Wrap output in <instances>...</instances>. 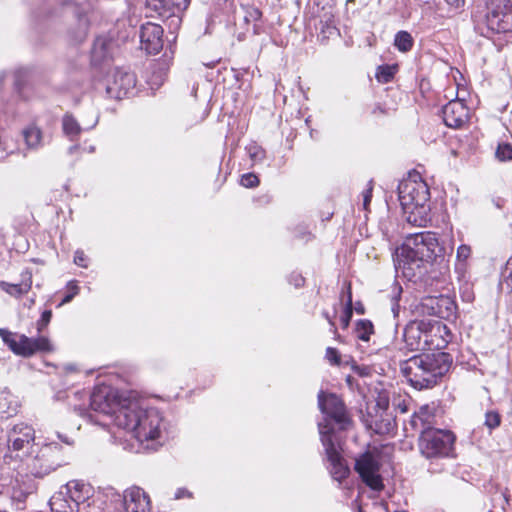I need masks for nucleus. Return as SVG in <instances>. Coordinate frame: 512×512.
Listing matches in <instances>:
<instances>
[{"mask_svg": "<svg viewBox=\"0 0 512 512\" xmlns=\"http://www.w3.org/2000/svg\"><path fill=\"white\" fill-rule=\"evenodd\" d=\"M438 252L440 248L435 233L426 231L410 235L396 255V271L409 281H416L426 273V266L432 263Z\"/></svg>", "mask_w": 512, "mask_h": 512, "instance_id": "f257e3e1", "label": "nucleus"}, {"mask_svg": "<svg viewBox=\"0 0 512 512\" xmlns=\"http://www.w3.org/2000/svg\"><path fill=\"white\" fill-rule=\"evenodd\" d=\"M162 422L163 418L157 409H144L136 400L128 401L116 417V426L131 432L142 444L149 441L160 444Z\"/></svg>", "mask_w": 512, "mask_h": 512, "instance_id": "f03ea898", "label": "nucleus"}, {"mask_svg": "<svg viewBox=\"0 0 512 512\" xmlns=\"http://www.w3.org/2000/svg\"><path fill=\"white\" fill-rule=\"evenodd\" d=\"M452 357L445 352L419 354L400 364V370L411 386L422 390L433 387L450 369Z\"/></svg>", "mask_w": 512, "mask_h": 512, "instance_id": "7ed1b4c3", "label": "nucleus"}, {"mask_svg": "<svg viewBox=\"0 0 512 512\" xmlns=\"http://www.w3.org/2000/svg\"><path fill=\"white\" fill-rule=\"evenodd\" d=\"M398 198L402 208L409 213L408 222L418 226L425 225L427 218L421 216L418 220L417 214H427V203L430 199L427 184L422 180H404L398 186Z\"/></svg>", "mask_w": 512, "mask_h": 512, "instance_id": "20e7f679", "label": "nucleus"}, {"mask_svg": "<svg viewBox=\"0 0 512 512\" xmlns=\"http://www.w3.org/2000/svg\"><path fill=\"white\" fill-rule=\"evenodd\" d=\"M26 459L28 471L35 477H44L67 463L62 447L55 442L46 443L37 450H32Z\"/></svg>", "mask_w": 512, "mask_h": 512, "instance_id": "39448f33", "label": "nucleus"}, {"mask_svg": "<svg viewBox=\"0 0 512 512\" xmlns=\"http://www.w3.org/2000/svg\"><path fill=\"white\" fill-rule=\"evenodd\" d=\"M455 440L454 433L449 430H424L419 436L418 447L421 455L429 460L453 457Z\"/></svg>", "mask_w": 512, "mask_h": 512, "instance_id": "423d86ee", "label": "nucleus"}, {"mask_svg": "<svg viewBox=\"0 0 512 512\" xmlns=\"http://www.w3.org/2000/svg\"><path fill=\"white\" fill-rule=\"evenodd\" d=\"M308 26L314 28L321 42L339 35L333 0H313L309 8Z\"/></svg>", "mask_w": 512, "mask_h": 512, "instance_id": "0eeeda50", "label": "nucleus"}, {"mask_svg": "<svg viewBox=\"0 0 512 512\" xmlns=\"http://www.w3.org/2000/svg\"><path fill=\"white\" fill-rule=\"evenodd\" d=\"M318 406L320 411L325 415L322 422L318 423L327 425L326 429H331L330 435L333 438L338 437L333 424L338 427V430H347L351 425L346 407L343 401L334 393H325L320 391L318 394Z\"/></svg>", "mask_w": 512, "mask_h": 512, "instance_id": "6e6552de", "label": "nucleus"}, {"mask_svg": "<svg viewBox=\"0 0 512 512\" xmlns=\"http://www.w3.org/2000/svg\"><path fill=\"white\" fill-rule=\"evenodd\" d=\"M136 86L135 75L124 69H110L106 75L95 80L94 88L98 92L104 91L111 99H122L132 93Z\"/></svg>", "mask_w": 512, "mask_h": 512, "instance_id": "1a4fd4ad", "label": "nucleus"}, {"mask_svg": "<svg viewBox=\"0 0 512 512\" xmlns=\"http://www.w3.org/2000/svg\"><path fill=\"white\" fill-rule=\"evenodd\" d=\"M129 399H122L118 391L108 385L95 387L90 397V407L93 411L109 416L116 425L119 410L127 406Z\"/></svg>", "mask_w": 512, "mask_h": 512, "instance_id": "9d476101", "label": "nucleus"}, {"mask_svg": "<svg viewBox=\"0 0 512 512\" xmlns=\"http://www.w3.org/2000/svg\"><path fill=\"white\" fill-rule=\"evenodd\" d=\"M326 428L327 425H319L320 440L330 463V473L335 480L341 482L348 477L350 469L340 453L341 446L338 437L333 438L330 435L331 429Z\"/></svg>", "mask_w": 512, "mask_h": 512, "instance_id": "9b49d317", "label": "nucleus"}, {"mask_svg": "<svg viewBox=\"0 0 512 512\" xmlns=\"http://www.w3.org/2000/svg\"><path fill=\"white\" fill-rule=\"evenodd\" d=\"M420 307L423 314L447 320L455 317L457 311L455 300L448 295L424 297L421 301Z\"/></svg>", "mask_w": 512, "mask_h": 512, "instance_id": "f8f14e48", "label": "nucleus"}, {"mask_svg": "<svg viewBox=\"0 0 512 512\" xmlns=\"http://www.w3.org/2000/svg\"><path fill=\"white\" fill-rule=\"evenodd\" d=\"M376 407L378 408L376 415L369 416V418L366 419L367 426L376 434H388L393 430L395 422L393 417L386 412L389 407V396L387 392L382 391L378 393Z\"/></svg>", "mask_w": 512, "mask_h": 512, "instance_id": "ddd939ff", "label": "nucleus"}, {"mask_svg": "<svg viewBox=\"0 0 512 512\" xmlns=\"http://www.w3.org/2000/svg\"><path fill=\"white\" fill-rule=\"evenodd\" d=\"M355 471L363 482L373 490H381L383 483L379 475V463L371 452L361 454L355 461Z\"/></svg>", "mask_w": 512, "mask_h": 512, "instance_id": "4468645a", "label": "nucleus"}, {"mask_svg": "<svg viewBox=\"0 0 512 512\" xmlns=\"http://www.w3.org/2000/svg\"><path fill=\"white\" fill-rule=\"evenodd\" d=\"M35 430L25 423L15 424L7 433V447L9 452H20L34 447Z\"/></svg>", "mask_w": 512, "mask_h": 512, "instance_id": "2eb2a0df", "label": "nucleus"}, {"mask_svg": "<svg viewBox=\"0 0 512 512\" xmlns=\"http://www.w3.org/2000/svg\"><path fill=\"white\" fill-rule=\"evenodd\" d=\"M11 350L23 357H29L37 352H50L53 350L50 340L46 336L28 337L24 334L17 336Z\"/></svg>", "mask_w": 512, "mask_h": 512, "instance_id": "dca6fc26", "label": "nucleus"}, {"mask_svg": "<svg viewBox=\"0 0 512 512\" xmlns=\"http://www.w3.org/2000/svg\"><path fill=\"white\" fill-rule=\"evenodd\" d=\"M427 321H410L404 328L403 340L405 347L410 351H423L427 349Z\"/></svg>", "mask_w": 512, "mask_h": 512, "instance_id": "f3484780", "label": "nucleus"}, {"mask_svg": "<svg viewBox=\"0 0 512 512\" xmlns=\"http://www.w3.org/2000/svg\"><path fill=\"white\" fill-rule=\"evenodd\" d=\"M163 28L155 23L147 22L141 25V48L148 54H157L163 48Z\"/></svg>", "mask_w": 512, "mask_h": 512, "instance_id": "a211bd4d", "label": "nucleus"}, {"mask_svg": "<svg viewBox=\"0 0 512 512\" xmlns=\"http://www.w3.org/2000/svg\"><path fill=\"white\" fill-rule=\"evenodd\" d=\"M191 0H145L146 17H168L175 9H186Z\"/></svg>", "mask_w": 512, "mask_h": 512, "instance_id": "6ab92c4d", "label": "nucleus"}, {"mask_svg": "<svg viewBox=\"0 0 512 512\" xmlns=\"http://www.w3.org/2000/svg\"><path fill=\"white\" fill-rule=\"evenodd\" d=\"M427 349L440 350L446 348L452 340V334L449 328L439 321H427Z\"/></svg>", "mask_w": 512, "mask_h": 512, "instance_id": "aec40b11", "label": "nucleus"}, {"mask_svg": "<svg viewBox=\"0 0 512 512\" xmlns=\"http://www.w3.org/2000/svg\"><path fill=\"white\" fill-rule=\"evenodd\" d=\"M125 512H151L149 495L140 487L133 486L123 494Z\"/></svg>", "mask_w": 512, "mask_h": 512, "instance_id": "412c9836", "label": "nucleus"}, {"mask_svg": "<svg viewBox=\"0 0 512 512\" xmlns=\"http://www.w3.org/2000/svg\"><path fill=\"white\" fill-rule=\"evenodd\" d=\"M442 115L446 126L459 128L467 122L469 110L463 101L455 99L444 105Z\"/></svg>", "mask_w": 512, "mask_h": 512, "instance_id": "4be33fe9", "label": "nucleus"}, {"mask_svg": "<svg viewBox=\"0 0 512 512\" xmlns=\"http://www.w3.org/2000/svg\"><path fill=\"white\" fill-rule=\"evenodd\" d=\"M71 500L80 508L81 505L91 506L95 494L94 487L82 480H71L65 485Z\"/></svg>", "mask_w": 512, "mask_h": 512, "instance_id": "5701e85b", "label": "nucleus"}, {"mask_svg": "<svg viewBox=\"0 0 512 512\" xmlns=\"http://www.w3.org/2000/svg\"><path fill=\"white\" fill-rule=\"evenodd\" d=\"M436 423L435 408L429 405L421 406L415 411L409 421L412 429L419 432L420 435L424 430L435 429Z\"/></svg>", "mask_w": 512, "mask_h": 512, "instance_id": "b1692460", "label": "nucleus"}, {"mask_svg": "<svg viewBox=\"0 0 512 512\" xmlns=\"http://www.w3.org/2000/svg\"><path fill=\"white\" fill-rule=\"evenodd\" d=\"M485 24L492 33L512 32V11L494 13L495 23L492 24L491 14H485Z\"/></svg>", "mask_w": 512, "mask_h": 512, "instance_id": "393cba45", "label": "nucleus"}, {"mask_svg": "<svg viewBox=\"0 0 512 512\" xmlns=\"http://www.w3.org/2000/svg\"><path fill=\"white\" fill-rule=\"evenodd\" d=\"M52 512H80L77 504L69 497L65 491L55 493L49 501Z\"/></svg>", "mask_w": 512, "mask_h": 512, "instance_id": "a878e982", "label": "nucleus"}, {"mask_svg": "<svg viewBox=\"0 0 512 512\" xmlns=\"http://www.w3.org/2000/svg\"><path fill=\"white\" fill-rule=\"evenodd\" d=\"M21 282L18 284H10L7 282H1V288L13 296H20L27 293L32 286V273L28 270L22 272Z\"/></svg>", "mask_w": 512, "mask_h": 512, "instance_id": "bb28decb", "label": "nucleus"}, {"mask_svg": "<svg viewBox=\"0 0 512 512\" xmlns=\"http://www.w3.org/2000/svg\"><path fill=\"white\" fill-rule=\"evenodd\" d=\"M243 12V20L247 25L252 24V32L254 35H258L262 31V27L260 24L262 18V12L255 6L252 5H240Z\"/></svg>", "mask_w": 512, "mask_h": 512, "instance_id": "cd10ccee", "label": "nucleus"}, {"mask_svg": "<svg viewBox=\"0 0 512 512\" xmlns=\"http://www.w3.org/2000/svg\"><path fill=\"white\" fill-rule=\"evenodd\" d=\"M110 43L105 38H97L92 49V62L95 65L105 63Z\"/></svg>", "mask_w": 512, "mask_h": 512, "instance_id": "c85d7f7f", "label": "nucleus"}, {"mask_svg": "<svg viewBox=\"0 0 512 512\" xmlns=\"http://www.w3.org/2000/svg\"><path fill=\"white\" fill-rule=\"evenodd\" d=\"M1 493L9 495L13 501L18 503H23L29 494L27 488L21 485L18 479L11 480L5 491Z\"/></svg>", "mask_w": 512, "mask_h": 512, "instance_id": "c756f323", "label": "nucleus"}, {"mask_svg": "<svg viewBox=\"0 0 512 512\" xmlns=\"http://www.w3.org/2000/svg\"><path fill=\"white\" fill-rule=\"evenodd\" d=\"M512 11L510 0H485V14H491L492 24L495 23L494 13Z\"/></svg>", "mask_w": 512, "mask_h": 512, "instance_id": "7c9ffc66", "label": "nucleus"}, {"mask_svg": "<svg viewBox=\"0 0 512 512\" xmlns=\"http://www.w3.org/2000/svg\"><path fill=\"white\" fill-rule=\"evenodd\" d=\"M62 128L64 134L72 141L75 140L82 131L81 126L71 114L64 115L62 119Z\"/></svg>", "mask_w": 512, "mask_h": 512, "instance_id": "2f4dec72", "label": "nucleus"}, {"mask_svg": "<svg viewBox=\"0 0 512 512\" xmlns=\"http://www.w3.org/2000/svg\"><path fill=\"white\" fill-rule=\"evenodd\" d=\"M374 333L373 323L368 319H360L355 325L356 337L364 342L370 340V336Z\"/></svg>", "mask_w": 512, "mask_h": 512, "instance_id": "473e14b6", "label": "nucleus"}, {"mask_svg": "<svg viewBox=\"0 0 512 512\" xmlns=\"http://www.w3.org/2000/svg\"><path fill=\"white\" fill-rule=\"evenodd\" d=\"M414 40L411 34L407 31H399L394 38V46L400 52H408L413 48Z\"/></svg>", "mask_w": 512, "mask_h": 512, "instance_id": "72a5a7b5", "label": "nucleus"}, {"mask_svg": "<svg viewBox=\"0 0 512 512\" xmlns=\"http://www.w3.org/2000/svg\"><path fill=\"white\" fill-rule=\"evenodd\" d=\"M25 142L29 148L41 146L42 132L36 126H30L23 131Z\"/></svg>", "mask_w": 512, "mask_h": 512, "instance_id": "f704fd0d", "label": "nucleus"}, {"mask_svg": "<svg viewBox=\"0 0 512 512\" xmlns=\"http://www.w3.org/2000/svg\"><path fill=\"white\" fill-rule=\"evenodd\" d=\"M396 71L397 67L394 65L379 66L377 69L376 78L381 83H388L393 79Z\"/></svg>", "mask_w": 512, "mask_h": 512, "instance_id": "c9c22d12", "label": "nucleus"}, {"mask_svg": "<svg viewBox=\"0 0 512 512\" xmlns=\"http://www.w3.org/2000/svg\"><path fill=\"white\" fill-rule=\"evenodd\" d=\"M245 149L254 164L261 163L264 160L265 150L257 143L252 142Z\"/></svg>", "mask_w": 512, "mask_h": 512, "instance_id": "e433bc0d", "label": "nucleus"}, {"mask_svg": "<svg viewBox=\"0 0 512 512\" xmlns=\"http://www.w3.org/2000/svg\"><path fill=\"white\" fill-rule=\"evenodd\" d=\"M495 157L500 162H507L512 160V145L509 143H499L496 151Z\"/></svg>", "mask_w": 512, "mask_h": 512, "instance_id": "4c0bfd02", "label": "nucleus"}, {"mask_svg": "<svg viewBox=\"0 0 512 512\" xmlns=\"http://www.w3.org/2000/svg\"><path fill=\"white\" fill-rule=\"evenodd\" d=\"M502 284L512 291V256L507 260L502 272Z\"/></svg>", "mask_w": 512, "mask_h": 512, "instance_id": "58836bf2", "label": "nucleus"}, {"mask_svg": "<svg viewBox=\"0 0 512 512\" xmlns=\"http://www.w3.org/2000/svg\"><path fill=\"white\" fill-rule=\"evenodd\" d=\"M501 423V416L498 412L488 411L485 414V426L489 430H493L497 428Z\"/></svg>", "mask_w": 512, "mask_h": 512, "instance_id": "ea45409f", "label": "nucleus"}, {"mask_svg": "<svg viewBox=\"0 0 512 512\" xmlns=\"http://www.w3.org/2000/svg\"><path fill=\"white\" fill-rule=\"evenodd\" d=\"M352 314H353V302H351L349 299L348 301H346L343 313L340 317V322L344 329L349 326L350 320L352 318Z\"/></svg>", "mask_w": 512, "mask_h": 512, "instance_id": "a19ab883", "label": "nucleus"}, {"mask_svg": "<svg viewBox=\"0 0 512 512\" xmlns=\"http://www.w3.org/2000/svg\"><path fill=\"white\" fill-rule=\"evenodd\" d=\"M240 183L246 188H254L259 185L258 177L253 173H246L242 175Z\"/></svg>", "mask_w": 512, "mask_h": 512, "instance_id": "79ce46f5", "label": "nucleus"}, {"mask_svg": "<svg viewBox=\"0 0 512 512\" xmlns=\"http://www.w3.org/2000/svg\"><path fill=\"white\" fill-rule=\"evenodd\" d=\"M52 318V312L51 310H45L40 319L37 321V331L38 333H41L49 324Z\"/></svg>", "mask_w": 512, "mask_h": 512, "instance_id": "37998d69", "label": "nucleus"}, {"mask_svg": "<svg viewBox=\"0 0 512 512\" xmlns=\"http://www.w3.org/2000/svg\"><path fill=\"white\" fill-rule=\"evenodd\" d=\"M10 397H11V395L6 388H4V389L0 388V411L1 412H5L6 410L9 409Z\"/></svg>", "mask_w": 512, "mask_h": 512, "instance_id": "c03bdc74", "label": "nucleus"}, {"mask_svg": "<svg viewBox=\"0 0 512 512\" xmlns=\"http://www.w3.org/2000/svg\"><path fill=\"white\" fill-rule=\"evenodd\" d=\"M326 359L332 364V365H339L341 362L340 354L337 349L328 347L326 349Z\"/></svg>", "mask_w": 512, "mask_h": 512, "instance_id": "a18cd8bd", "label": "nucleus"}, {"mask_svg": "<svg viewBox=\"0 0 512 512\" xmlns=\"http://www.w3.org/2000/svg\"><path fill=\"white\" fill-rule=\"evenodd\" d=\"M0 337L2 338L3 342L8 345V347L11 349V345H13V342H16V337L8 330L0 328Z\"/></svg>", "mask_w": 512, "mask_h": 512, "instance_id": "49530a36", "label": "nucleus"}, {"mask_svg": "<svg viewBox=\"0 0 512 512\" xmlns=\"http://www.w3.org/2000/svg\"><path fill=\"white\" fill-rule=\"evenodd\" d=\"M471 254V248L468 245H460L457 249V259L461 261H465L469 258Z\"/></svg>", "mask_w": 512, "mask_h": 512, "instance_id": "de8ad7c7", "label": "nucleus"}, {"mask_svg": "<svg viewBox=\"0 0 512 512\" xmlns=\"http://www.w3.org/2000/svg\"><path fill=\"white\" fill-rule=\"evenodd\" d=\"M26 76H27V71L25 69H19L15 72V86L18 90L21 89V86H22Z\"/></svg>", "mask_w": 512, "mask_h": 512, "instance_id": "09e8293b", "label": "nucleus"}, {"mask_svg": "<svg viewBox=\"0 0 512 512\" xmlns=\"http://www.w3.org/2000/svg\"><path fill=\"white\" fill-rule=\"evenodd\" d=\"M74 263L80 267H87V259L83 251L77 250L75 252Z\"/></svg>", "mask_w": 512, "mask_h": 512, "instance_id": "8fccbe9b", "label": "nucleus"}, {"mask_svg": "<svg viewBox=\"0 0 512 512\" xmlns=\"http://www.w3.org/2000/svg\"><path fill=\"white\" fill-rule=\"evenodd\" d=\"M192 493L186 488H178L175 492L174 498L179 500L182 498H191Z\"/></svg>", "mask_w": 512, "mask_h": 512, "instance_id": "3c124183", "label": "nucleus"}, {"mask_svg": "<svg viewBox=\"0 0 512 512\" xmlns=\"http://www.w3.org/2000/svg\"><path fill=\"white\" fill-rule=\"evenodd\" d=\"M372 198V187H369L363 192V207L366 210L371 202Z\"/></svg>", "mask_w": 512, "mask_h": 512, "instance_id": "603ef678", "label": "nucleus"}, {"mask_svg": "<svg viewBox=\"0 0 512 512\" xmlns=\"http://www.w3.org/2000/svg\"><path fill=\"white\" fill-rule=\"evenodd\" d=\"M322 315L328 321V323H329V325L331 327V331L333 333H336V325H335V322H334L333 318L329 315V313L327 311H323Z\"/></svg>", "mask_w": 512, "mask_h": 512, "instance_id": "864d4df0", "label": "nucleus"}, {"mask_svg": "<svg viewBox=\"0 0 512 512\" xmlns=\"http://www.w3.org/2000/svg\"><path fill=\"white\" fill-rule=\"evenodd\" d=\"M448 5L454 8H459L464 4L465 0H444Z\"/></svg>", "mask_w": 512, "mask_h": 512, "instance_id": "5fc2aeb1", "label": "nucleus"}, {"mask_svg": "<svg viewBox=\"0 0 512 512\" xmlns=\"http://www.w3.org/2000/svg\"><path fill=\"white\" fill-rule=\"evenodd\" d=\"M76 294H77V291H75V292H71V293L67 294V295L63 298V300H62V303H61V304H65V303L70 302Z\"/></svg>", "mask_w": 512, "mask_h": 512, "instance_id": "6e6d98bb", "label": "nucleus"}, {"mask_svg": "<svg viewBox=\"0 0 512 512\" xmlns=\"http://www.w3.org/2000/svg\"><path fill=\"white\" fill-rule=\"evenodd\" d=\"M349 299L352 302V292L350 283H348L346 287V301H348Z\"/></svg>", "mask_w": 512, "mask_h": 512, "instance_id": "4d7b16f0", "label": "nucleus"}, {"mask_svg": "<svg viewBox=\"0 0 512 512\" xmlns=\"http://www.w3.org/2000/svg\"><path fill=\"white\" fill-rule=\"evenodd\" d=\"M399 309H400V306L397 302H395L392 306V313L394 315V317H397L398 316V313H399Z\"/></svg>", "mask_w": 512, "mask_h": 512, "instance_id": "13d9d810", "label": "nucleus"}, {"mask_svg": "<svg viewBox=\"0 0 512 512\" xmlns=\"http://www.w3.org/2000/svg\"><path fill=\"white\" fill-rule=\"evenodd\" d=\"M303 283H304V278L302 276H297L295 278V283H294L295 286L300 287L303 285Z\"/></svg>", "mask_w": 512, "mask_h": 512, "instance_id": "bf43d9fd", "label": "nucleus"}, {"mask_svg": "<svg viewBox=\"0 0 512 512\" xmlns=\"http://www.w3.org/2000/svg\"><path fill=\"white\" fill-rule=\"evenodd\" d=\"M398 409L401 411V413H406L408 411L407 405L405 402L399 403L397 405Z\"/></svg>", "mask_w": 512, "mask_h": 512, "instance_id": "052dcab7", "label": "nucleus"}, {"mask_svg": "<svg viewBox=\"0 0 512 512\" xmlns=\"http://www.w3.org/2000/svg\"><path fill=\"white\" fill-rule=\"evenodd\" d=\"M355 310L358 314H363L364 313V307L362 306L361 303H358L357 306L355 307Z\"/></svg>", "mask_w": 512, "mask_h": 512, "instance_id": "680f3d73", "label": "nucleus"}, {"mask_svg": "<svg viewBox=\"0 0 512 512\" xmlns=\"http://www.w3.org/2000/svg\"><path fill=\"white\" fill-rule=\"evenodd\" d=\"M64 443L70 445L71 442L67 438H62L60 435L58 436Z\"/></svg>", "mask_w": 512, "mask_h": 512, "instance_id": "e2e57ef3", "label": "nucleus"}, {"mask_svg": "<svg viewBox=\"0 0 512 512\" xmlns=\"http://www.w3.org/2000/svg\"><path fill=\"white\" fill-rule=\"evenodd\" d=\"M71 289H72V292H75V291H77V292H78V287H77V285H75V284H73V285L71 286Z\"/></svg>", "mask_w": 512, "mask_h": 512, "instance_id": "0e129e2a", "label": "nucleus"}, {"mask_svg": "<svg viewBox=\"0 0 512 512\" xmlns=\"http://www.w3.org/2000/svg\"><path fill=\"white\" fill-rule=\"evenodd\" d=\"M94 150H95L94 146H90V147H89V149H88V151H89L90 153L94 152Z\"/></svg>", "mask_w": 512, "mask_h": 512, "instance_id": "69168bd1", "label": "nucleus"}, {"mask_svg": "<svg viewBox=\"0 0 512 512\" xmlns=\"http://www.w3.org/2000/svg\"><path fill=\"white\" fill-rule=\"evenodd\" d=\"M146 448H152V449H155V448H156V446H155L154 444H152L151 446L146 445Z\"/></svg>", "mask_w": 512, "mask_h": 512, "instance_id": "338daca9", "label": "nucleus"}, {"mask_svg": "<svg viewBox=\"0 0 512 512\" xmlns=\"http://www.w3.org/2000/svg\"><path fill=\"white\" fill-rule=\"evenodd\" d=\"M4 79V74H0V83L3 81Z\"/></svg>", "mask_w": 512, "mask_h": 512, "instance_id": "774afa93", "label": "nucleus"}]
</instances>
